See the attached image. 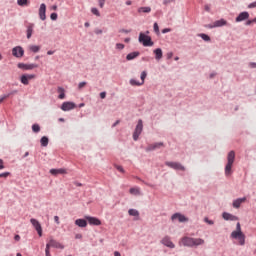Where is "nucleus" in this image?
Returning <instances> with one entry per match:
<instances>
[{
  "label": "nucleus",
  "instance_id": "obj_62",
  "mask_svg": "<svg viewBox=\"0 0 256 256\" xmlns=\"http://www.w3.org/2000/svg\"><path fill=\"white\" fill-rule=\"evenodd\" d=\"M53 53H55V51L49 50V51L47 52V55H53Z\"/></svg>",
  "mask_w": 256,
  "mask_h": 256
},
{
  "label": "nucleus",
  "instance_id": "obj_44",
  "mask_svg": "<svg viewBox=\"0 0 256 256\" xmlns=\"http://www.w3.org/2000/svg\"><path fill=\"white\" fill-rule=\"evenodd\" d=\"M9 175H11V173H9V172L1 173V174H0V179H1V178L7 179V177H8Z\"/></svg>",
  "mask_w": 256,
  "mask_h": 256
},
{
  "label": "nucleus",
  "instance_id": "obj_10",
  "mask_svg": "<svg viewBox=\"0 0 256 256\" xmlns=\"http://www.w3.org/2000/svg\"><path fill=\"white\" fill-rule=\"evenodd\" d=\"M171 219L172 221H175V219H177L179 223H187V221H189V218L185 217V215L181 213H175L174 215H172Z\"/></svg>",
  "mask_w": 256,
  "mask_h": 256
},
{
  "label": "nucleus",
  "instance_id": "obj_63",
  "mask_svg": "<svg viewBox=\"0 0 256 256\" xmlns=\"http://www.w3.org/2000/svg\"><path fill=\"white\" fill-rule=\"evenodd\" d=\"M164 5H168V3H171V0H164Z\"/></svg>",
  "mask_w": 256,
  "mask_h": 256
},
{
  "label": "nucleus",
  "instance_id": "obj_27",
  "mask_svg": "<svg viewBox=\"0 0 256 256\" xmlns=\"http://www.w3.org/2000/svg\"><path fill=\"white\" fill-rule=\"evenodd\" d=\"M29 51H31L32 53H39V51H41V46H37V45H30L28 47Z\"/></svg>",
  "mask_w": 256,
  "mask_h": 256
},
{
  "label": "nucleus",
  "instance_id": "obj_45",
  "mask_svg": "<svg viewBox=\"0 0 256 256\" xmlns=\"http://www.w3.org/2000/svg\"><path fill=\"white\" fill-rule=\"evenodd\" d=\"M154 31L157 35H159V24H157V22L154 23Z\"/></svg>",
  "mask_w": 256,
  "mask_h": 256
},
{
  "label": "nucleus",
  "instance_id": "obj_24",
  "mask_svg": "<svg viewBox=\"0 0 256 256\" xmlns=\"http://www.w3.org/2000/svg\"><path fill=\"white\" fill-rule=\"evenodd\" d=\"M154 54H155V59H157V61H159L160 59H163V50H161V48L155 49Z\"/></svg>",
  "mask_w": 256,
  "mask_h": 256
},
{
  "label": "nucleus",
  "instance_id": "obj_18",
  "mask_svg": "<svg viewBox=\"0 0 256 256\" xmlns=\"http://www.w3.org/2000/svg\"><path fill=\"white\" fill-rule=\"evenodd\" d=\"M163 147V142H157L154 144H150L147 148L146 151H155V149H161Z\"/></svg>",
  "mask_w": 256,
  "mask_h": 256
},
{
  "label": "nucleus",
  "instance_id": "obj_26",
  "mask_svg": "<svg viewBox=\"0 0 256 256\" xmlns=\"http://www.w3.org/2000/svg\"><path fill=\"white\" fill-rule=\"evenodd\" d=\"M75 225H77L78 227H87V220H85V219H77L75 221Z\"/></svg>",
  "mask_w": 256,
  "mask_h": 256
},
{
  "label": "nucleus",
  "instance_id": "obj_9",
  "mask_svg": "<svg viewBox=\"0 0 256 256\" xmlns=\"http://www.w3.org/2000/svg\"><path fill=\"white\" fill-rule=\"evenodd\" d=\"M39 65L37 64H25V63H19L18 69H23V71H31V69H37Z\"/></svg>",
  "mask_w": 256,
  "mask_h": 256
},
{
  "label": "nucleus",
  "instance_id": "obj_22",
  "mask_svg": "<svg viewBox=\"0 0 256 256\" xmlns=\"http://www.w3.org/2000/svg\"><path fill=\"white\" fill-rule=\"evenodd\" d=\"M50 173L51 175H66L67 170H65L64 168L51 169Z\"/></svg>",
  "mask_w": 256,
  "mask_h": 256
},
{
  "label": "nucleus",
  "instance_id": "obj_36",
  "mask_svg": "<svg viewBox=\"0 0 256 256\" xmlns=\"http://www.w3.org/2000/svg\"><path fill=\"white\" fill-rule=\"evenodd\" d=\"M130 85H133V86H141V85H143V83L142 82H139V81H137V80H135V79H131L130 80Z\"/></svg>",
  "mask_w": 256,
  "mask_h": 256
},
{
  "label": "nucleus",
  "instance_id": "obj_38",
  "mask_svg": "<svg viewBox=\"0 0 256 256\" xmlns=\"http://www.w3.org/2000/svg\"><path fill=\"white\" fill-rule=\"evenodd\" d=\"M10 96H11V94H4V95L0 96V104L3 103V101H5V99H9Z\"/></svg>",
  "mask_w": 256,
  "mask_h": 256
},
{
  "label": "nucleus",
  "instance_id": "obj_2",
  "mask_svg": "<svg viewBox=\"0 0 256 256\" xmlns=\"http://www.w3.org/2000/svg\"><path fill=\"white\" fill-rule=\"evenodd\" d=\"M231 239H237L239 245H245V234L241 230V223L236 224V230L230 234Z\"/></svg>",
  "mask_w": 256,
  "mask_h": 256
},
{
  "label": "nucleus",
  "instance_id": "obj_13",
  "mask_svg": "<svg viewBox=\"0 0 256 256\" xmlns=\"http://www.w3.org/2000/svg\"><path fill=\"white\" fill-rule=\"evenodd\" d=\"M31 79H35V74L22 75L21 83L23 85H29V81H31Z\"/></svg>",
  "mask_w": 256,
  "mask_h": 256
},
{
  "label": "nucleus",
  "instance_id": "obj_61",
  "mask_svg": "<svg viewBox=\"0 0 256 256\" xmlns=\"http://www.w3.org/2000/svg\"><path fill=\"white\" fill-rule=\"evenodd\" d=\"M114 256H121V253H119V251H115Z\"/></svg>",
  "mask_w": 256,
  "mask_h": 256
},
{
  "label": "nucleus",
  "instance_id": "obj_56",
  "mask_svg": "<svg viewBox=\"0 0 256 256\" xmlns=\"http://www.w3.org/2000/svg\"><path fill=\"white\" fill-rule=\"evenodd\" d=\"M204 9L205 11H211V7L209 5H205Z\"/></svg>",
  "mask_w": 256,
  "mask_h": 256
},
{
  "label": "nucleus",
  "instance_id": "obj_42",
  "mask_svg": "<svg viewBox=\"0 0 256 256\" xmlns=\"http://www.w3.org/2000/svg\"><path fill=\"white\" fill-rule=\"evenodd\" d=\"M205 223H207L208 225H215V222L213 220H209V218H204Z\"/></svg>",
  "mask_w": 256,
  "mask_h": 256
},
{
  "label": "nucleus",
  "instance_id": "obj_37",
  "mask_svg": "<svg viewBox=\"0 0 256 256\" xmlns=\"http://www.w3.org/2000/svg\"><path fill=\"white\" fill-rule=\"evenodd\" d=\"M91 13H93V15H96V17H101V13L97 8H92Z\"/></svg>",
  "mask_w": 256,
  "mask_h": 256
},
{
  "label": "nucleus",
  "instance_id": "obj_43",
  "mask_svg": "<svg viewBox=\"0 0 256 256\" xmlns=\"http://www.w3.org/2000/svg\"><path fill=\"white\" fill-rule=\"evenodd\" d=\"M116 49H119L121 51V50L125 49V45L122 44V43H117L116 44Z\"/></svg>",
  "mask_w": 256,
  "mask_h": 256
},
{
  "label": "nucleus",
  "instance_id": "obj_48",
  "mask_svg": "<svg viewBox=\"0 0 256 256\" xmlns=\"http://www.w3.org/2000/svg\"><path fill=\"white\" fill-rule=\"evenodd\" d=\"M85 85H87V82H80L78 85V89H83V87H85Z\"/></svg>",
  "mask_w": 256,
  "mask_h": 256
},
{
  "label": "nucleus",
  "instance_id": "obj_1",
  "mask_svg": "<svg viewBox=\"0 0 256 256\" xmlns=\"http://www.w3.org/2000/svg\"><path fill=\"white\" fill-rule=\"evenodd\" d=\"M179 245H183L184 247H199V245H205V240L201 238L183 237Z\"/></svg>",
  "mask_w": 256,
  "mask_h": 256
},
{
  "label": "nucleus",
  "instance_id": "obj_49",
  "mask_svg": "<svg viewBox=\"0 0 256 256\" xmlns=\"http://www.w3.org/2000/svg\"><path fill=\"white\" fill-rule=\"evenodd\" d=\"M249 67H250L251 69H256V63H255V62L249 63Z\"/></svg>",
  "mask_w": 256,
  "mask_h": 256
},
{
  "label": "nucleus",
  "instance_id": "obj_23",
  "mask_svg": "<svg viewBox=\"0 0 256 256\" xmlns=\"http://www.w3.org/2000/svg\"><path fill=\"white\" fill-rule=\"evenodd\" d=\"M35 27V24H29L27 26V30H26V35H27V39H31L32 35H33V29Z\"/></svg>",
  "mask_w": 256,
  "mask_h": 256
},
{
  "label": "nucleus",
  "instance_id": "obj_12",
  "mask_svg": "<svg viewBox=\"0 0 256 256\" xmlns=\"http://www.w3.org/2000/svg\"><path fill=\"white\" fill-rule=\"evenodd\" d=\"M162 245H165V247H169V249H175V245L173 244V241H171V237L165 236L161 240Z\"/></svg>",
  "mask_w": 256,
  "mask_h": 256
},
{
  "label": "nucleus",
  "instance_id": "obj_64",
  "mask_svg": "<svg viewBox=\"0 0 256 256\" xmlns=\"http://www.w3.org/2000/svg\"><path fill=\"white\" fill-rule=\"evenodd\" d=\"M122 33H131V30H122Z\"/></svg>",
  "mask_w": 256,
  "mask_h": 256
},
{
  "label": "nucleus",
  "instance_id": "obj_35",
  "mask_svg": "<svg viewBox=\"0 0 256 256\" xmlns=\"http://www.w3.org/2000/svg\"><path fill=\"white\" fill-rule=\"evenodd\" d=\"M198 37H201L203 41H211V37H209L207 34H199Z\"/></svg>",
  "mask_w": 256,
  "mask_h": 256
},
{
  "label": "nucleus",
  "instance_id": "obj_53",
  "mask_svg": "<svg viewBox=\"0 0 256 256\" xmlns=\"http://www.w3.org/2000/svg\"><path fill=\"white\" fill-rule=\"evenodd\" d=\"M54 221L59 225L61 222L59 221V216H54Z\"/></svg>",
  "mask_w": 256,
  "mask_h": 256
},
{
  "label": "nucleus",
  "instance_id": "obj_57",
  "mask_svg": "<svg viewBox=\"0 0 256 256\" xmlns=\"http://www.w3.org/2000/svg\"><path fill=\"white\" fill-rule=\"evenodd\" d=\"M251 23H255V21H253V20H248V21L246 22V25H251Z\"/></svg>",
  "mask_w": 256,
  "mask_h": 256
},
{
  "label": "nucleus",
  "instance_id": "obj_3",
  "mask_svg": "<svg viewBox=\"0 0 256 256\" xmlns=\"http://www.w3.org/2000/svg\"><path fill=\"white\" fill-rule=\"evenodd\" d=\"M235 163V151H230L227 155V164L225 166V175L230 177L233 174V164Z\"/></svg>",
  "mask_w": 256,
  "mask_h": 256
},
{
  "label": "nucleus",
  "instance_id": "obj_20",
  "mask_svg": "<svg viewBox=\"0 0 256 256\" xmlns=\"http://www.w3.org/2000/svg\"><path fill=\"white\" fill-rule=\"evenodd\" d=\"M249 19V12H241L236 18V23Z\"/></svg>",
  "mask_w": 256,
  "mask_h": 256
},
{
  "label": "nucleus",
  "instance_id": "obj_34",
  "mask_svg": "<svg viewBox=\"0 0 256 256\" xmlns=\"http://www.w3.org/2000/svg\"><path fill=\"white\" fill-rule=\"evenodd\" d=\"M32 131L34 133H39V131H41V127L39 126V124H33L32 125Z\"/></svg>",
  "mask_w": 256,
  "mask_h": 256
},
{
  "label": "nucleus",
  "instance_id": "obj_14",
  "mask_svg": "<svg viewBox=\"0 0 256 256\" xmlns=\"http://www.w3.org/2000/svg\"><path fill=\"white\" fill-rule=\"evenodd\" d=\"M47 11V6L45 4H41L39 8V17L42 21H45L47 19V16L45 15Z\"/></svg>",
  "mask_w": 256,
  "mask_h": 256
},
{
  "label": "nucleus",
  "instance_id": "obj_29",
  "mask_svg": "<svg viewBox=\"0 0 256 256\" xmlns=\"http://www.w3.org/2000/svg\"><path fill=\"white\" fill-rule=\"evenodd\" d=\"M129 192L131 195H141V189L139 188H130Z\"/></svg>",
  "mask_w": 256,
  "mask_h": 256
},
{
  "label": "nucleus",
  "instance_id": "obj_52",
  "mask_svg": "<svg viewBox=\"0 0 256 256\" xmlns=\"http://www.w3.org/2000/svg\"><path fill=\"white\" fill-rule=\"evenodd\" d=\"M100 97H101L102 99H105V98L107 97V92H101V93H100Z\"/></svg>",
  "mask_w": 256,
  "mask_h": 256
},
{
  "label": "nucleus",
  "instance_id": "obj_39",
  "mask_svg": "<svg viewBox=\"0 0 256 256\" xmlns=\"http://www.w3.org/2000/svg\"><path fill=\"white\" fill-rule=\"evenodd\" d=\"M49 249H51V245H49V242H48L46 244V249H45L46 256H51V252L49 251Z\"/></svg>",
  "mask_w": 256,
  "mask_h": 256
},
{
  "label": "nucleus",
  "instance_id": "obj_40",
  "mask_svg": "<svg viewBox=\"0 0 256 256\" xmlns=\"http://www.w3.org/2000/svg\"><path fill=\"white\" fill-rule=\"evenodd\" d=\"M146 77H147V72L143 71L141 73V83H142V85L145 83Z\"/></svg>",
  "mask_w": 256,
  "mask_h": 256
},
{
  "label": "nucleus",
  "instance_id": "obj_4",
  "mask_svg": "<svg viewBox=\"0 0 256 256\" xmlns=\"http://www.w3.org/2000/svg\"><path fill=\"white\" fill-rule=\"evenodd\" d=\"M139 43H142L144 47H153L154 43L151 40V36L146 35L145 33L141 32L138 38Z\"/></svg>",
  "mask_w": 256,
  "mask_h": 256
},
{
  "label": "nucleus",
  "instance_id": "obj_33",
  "mask_svg": "<svg viewBox=\"0 0 256 256\" xmlns=\"http://www.w3.org/2000/svg\"><path fill=\"white\" fill-rule=\"evenodd\" d=\"M58 92L60 93L58 99H65V90L63 88H58Z\"/></svg>",
  "mask_w": 256,
  "mask_h": 256
},
{
  "label": "nucleus",
  "instance_id": "obj_58",
  "mask_svg": "<svg viewBox=\"0 0 256 256\" xmlns=\"http://www.w3.org/2000/svg\"><path fill=\"white\" fill-rule=\"evenodd\" d=\"M119 123H120V121L117 120V121L112 125V127H117V125H119Z\"/></svg>",
  "mask_w": 256,
  "mask_h": 256
},
{
  "label": "nucleus",
  "instance_id": "obj_46",
  "mask_svg": "<svg viewBox=\"0 0 256 256\" xmlns=\"http://www.w3.org/2000/svg\"><path fill=\"white\" fill-rule=\"evenodd\" d=\"M98 3H99V7L101 9H103V7H105V0H98Z\"/></svg>",
  "mask_w": 256,
  "mask_h": 256
},
{
  "label": "nucleus",
  "instance_id": "obj_11",
  "mask_svg": "<svg viewBox=\"0 0 256 256\" xmlns=\"http://www.w3.org/2000/svg\"><path fill=\"white\" fill-rule=\"evenodd\" d=\"M77 105L73 102H63L61 109L62 111H73Z\"/></svg>",
  "mask_w": 256,
  "mask_h": 256
},
{
  "label": "nucleus",
  "instance_id": "obj_50",
  "mask_svg": "<svg viewBox=\"0 0 256 256\" xmlns=\"http://www.w3.org/2000/svg\"><path fill=\"white\" fill-rule=\"evenodd\" d=\"M248 7H249V9L255 8L256 7V1L249 4Z\"/></svg>",
  "mask_w": 256,
  "mask_h": 256
},
{
  "label": "nucleus",
  "instance_id": "obj_15",
  "mask_svg": "<svg viewBox=\"0 0 256 256\" xmlns=\"http://www.w3.org/2000/svg\"><path fill=\"white\" fill-rule=\"evenodd\" d=\"M85 219L86 221H88L89 225H96V226L101 225V220H99L98 218L86 216Z\"/></svg>",
  "mask_w": 256,
  "mask_h": 256
},
{
  "label": "nucleus",
  "instance_id": "obj_32",
  "mask_svg": "<svg viewBox=\"0 0 256 256\" xmlns=\"http://www.w3.org/2000/svg\"><path fill=\"white\" fill-rule=\"evenodd\" d=\"M129 215H131L132 217H139V211L135 210V209H130L128 211Z\"/></svg>",
  "mask_w": 256,
  "mask_h": 256
},
{
  "label": "nucleus",
  "instance_id": "obj_17",
  "mask_svg": "<svg viewBox=\"0 0 256 256\" xmlns=\"http://www.w3.org/2000/svg\"><path fill=\"white\" fill-rule=\"evenodd\" d=\"M245 201H247V197L238 198L233 201L232 205H233L234 209H239V207H241V204L245 203Z\"/></svg>",
  "mask_w": 256,
  "mask_h": 256
},
{
  "label": "nucleus",
  "instance_id": "obj_7",
  "mask_svg": "<svg viewBox=\"0 0 256 256\" xmlns=\"http://www.w3.org/2000/svg\"><path fill=\"white\" fill-rule=\"evenodd\" d=\"M167 167L175 169L176 171H185V167L179 162H166Z\"/></svg>",
  "mask_w": 256,
  "mask_h": 256
},
{
  "label": "nucleus",
  "instance_id": "obj_59",
  "mask_svg": "<svg viewBox=\"0 0 256 256\" xmlns=\"http://www.w3.org/2000/svg\"><path fill=\"white\" fill-rule=\"evenodd\" d=\"M51 10H52V11H57V5H53V6L51 7Z\"/></svg>",
  "mask_w": 256,
  "mask_h": 256
},
{
  "label": "nucleus",
  "instance_id": "obj_31",
  "mask_svg": "<svg viewBox=\"0 0 256 256\" xmlns=\"http://www.w3.org/2000/svg\"><path fill=\"white\" fill-rule=\"evenodd\" d=\"M138 13H151V7H140Z\"/></svg>",
  "mask_w": 256,
  "mask_h": 256
},
{
  "label": "nucleus",
  "instance_id": "obj_47",
  "mask_svg": "<svg viewBox=\"0 0 256 256\" xmlns=\"http://www.w3.org/2000/svg\"><path fill=\"white\" fill-rule=\"evenodd\" d=\"M50 18L52 19V21H57V13H52L50 15Z\"/></svg>",
  "mask_w": 256,
  "mask_h": 256
},
{
  "label": "nucleus",
  "instance_id": "obj_19",
  "mask_svg": "<svg viewBox=\"0 0 256 256\" xmlns=\"http://www.w3.org/2000/svg\"><path fill=\"white\" fill-rule=\"evenodd\" d=\"M223 219H225V221H237L239 218L235 215L229 214L227 212H224L222 214Z\"/></svg>",
  "mask_w": 256,
  "mask_h": 256
},
{
  "label": "nucleus",
  "instance_id": "obj_16",
  "mask_svg": "<svg viewBox=\"0 0 256 256\" xmlns=\"http://www.w3.org/2000/svg\"><path fill=\"white\" fill-rule=\"evenodd\" d=\"M48 243L50 247H54L55 249H65V246H63V244L60 242H57L55 239H50Z\"/></svg>",
  "mask_w": 256,
  "mask_h": 256
},
{
  "label": "nucleus",
  "instance_id": "obj_55",
  "mask_svg": "<svg viewBox=\"0 0 256 256\" xmlns=\"http://www.w3.org/2000/svg\"><path fill=\"white\" fill-rule=\"evenodd\" d=\"M14 239H15V241H21V236L15 235Z\"/></svg>",
  "mask_w": 256,
  "mask_h": 256
},
{
  "label": "nucleus",
  "instance_id": "obj_28",
  "mask_svg": "<svg viewBox=\"0 0 256 256\" xmlns=\"http://www.w3.org/2000/svg\"><path fill=\"white\" fill-rule=\"evenodd\" d=\"M40 143L42 147H47L49 145V138H47L46 136H43L40 140Z\"/></svg>",
  "mask_w": 256,
  "mask_h": 256
},
{
  "label": "nucleus",
  "instance_id": "obj_5",
  "mask_svg": "<svg viewBox=\"0 0 256 256\" xmlns=\"http://www.w3.org/2000/svg\"><path fill=\"white\" fill-rule=\"evenodd\" d=\"M30 223L32 227H34L35 231H37L39 237H43V227H41V223L39 222V220L31 218Z\"/></svg>",
  "mask_w": 256,
  "mask_h": 256
},
{
  "label": "nucleus",
  "instance_id": "obj_60",
  "mask_svg": "<svg viewBox=\"0 0 256 256\" xmlns=\"http://www.w3.org/2000/svg\"><path fill=\"white\" fill-rule=\"evenodd\" d=\"M167 57H168V59H171V57H173V53L172 52L168 53Z\"/></svg>",
  "mask_w": 256,
  "mask_h": 256
},
{
  "label": "nucleus",
  "instance_id": "obj_54",
  "mask_svg": "<svg viewBox=\"0 0 256 256\" xmlns=\"http://www.w3.org/2000/svg\"><path fill=\"white\" fill-rule=\"evenodd\" d=\"M170 31H171V29L165 28V29L162 30V33H169Z\"/></svg>",
  "mask_w": 256,
  "mask_h": 256
},
{
  "label": "nucleus",
  "instance_id": "obj_41",
  "mask_svg": "<svg viewBox=\"0 0 256 256\" xmlns=\"http://www.w3.org/2000/svg\"><path fill=\"white\" fill-rule=\"evenodd\" d=\"M115 169L119 171L120 173H125V169H123V166L115 165Z\"/></svg>",
  "mask_w": 256,
  "mask_h": 256
},
{
  "label": "nucleus",
  "instance_id": "obj_6",
  "mask_svg": "<svg viewBox=\"0 0 256 256\" xmlns=\"http://www.w3.org/2000/svg\"><path fill=\"white\" fill-rule=\"evenodd\" d=\"M141 133H143V120H139L138 124L135 128V131L133 133V139L134 141H137V139H139V135H141Z\"/></svg>",
  "mask_w": 256,
  "mask_h": 256
},
{
  "label": "nucleus",
  "instance_id": "obj_30",
  "mask_svg": "<svg viewBox=\"0 0 256 256\" xmlns=\"http://www.w3.org/2000/svg\"><path fill=\"white\" fill-rule=\"evenodd\" d=\"M19 7H27L29 5V0H17Z\"/></svg>",
  "mask_w": 256,
  "mask_h": 256
},
{
  "label": "nucleus",
  "instance_id": "obj_25",
  "mask_svg": "<svg viewBox=\"0 0 256 256\" xmlns=\"http://www.w3.org/2000/svg\"><path fill=\"white\" fill-rule=\"evenodd\" d=\"M139 52H131L126 56L127 61H133V59H137L139 57Z\"/></svg>",
  "mask_w": 256,
  "mask_h": 256
},
{
  "label": "nucleus",
  "instance_id": "obj_8",
  "mask_svg": "<svg viewBox=\"0 0 256 256\" xmlns=\"http://www.w3.org/2000/svg\"><path fill=\"white\" fill-rule=\"evenodd\" d=\"M12 55L17 58L23 57L25 55V51L23 50V47L16 46L12 49Z\"/></svg>",
  "mask_w": 256,
  "mask_h": 256
},
{
  "label": "nucleus",
  "instance_id": "obj_51",
  "mask_svg": "<svg viewBox=\"0 0 256 256\" xmlns=\"http://www.w3.org/2000/svg\"><path fill=\"white\" fill-rule=\"evenodd\" d=\"M5 169V164L3 162V159H0V170Z\"/></svg>",
  "mask_w": 256,
  "mask_h": 256
},
{
  "label": "nucleus",
  "instance_id": "obj_21",
  "mask_svg": "<svg viewBox=\"0 0 256 256\" xmlns=\"http://www.w3.org/2000/svg\"><path fill=\"white\" fill-rule=\"evenodd\" d=\"M224 25H227V21L224 19L218 20L214 22V25H208L209 29H213V27H223Z\"/></svg>",
  "mask_w": 256,
  "mask_h": 256
}]
</instances>
